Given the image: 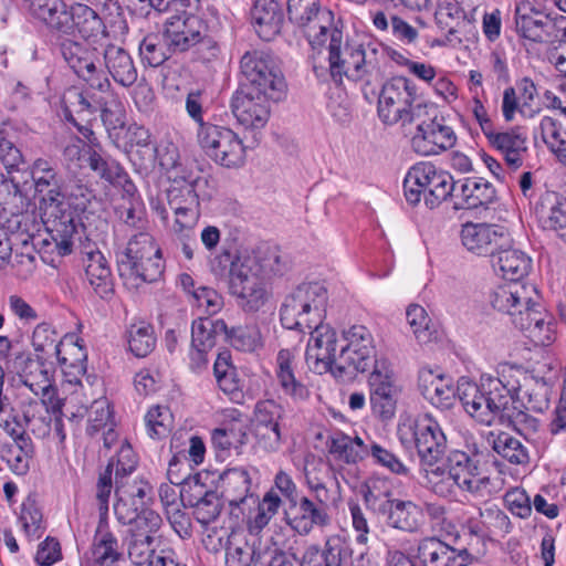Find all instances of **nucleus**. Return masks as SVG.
<instances>
[{
  "mask_svg": "<svg viewBox=\"0 0 566 566\" xmlns=\"http://www.w3.org/2000/svg\"><path fill=\"white\" fill-rule=\"evenodd\" d=\"M240 70L248 83V91L270 96L279 102L286 94V82L274 55L264 50L245 52L240 60Z\"/></svg>",
  "mask_w": 566,
  "mask_h": 566,
  "instance_id": "6",
  "label": "nucleus"
},
{
  "mask_svg": "<svg viewBox=\"0 0 566 566\" xmlns=\"http://www.w3.org/2000/svg\"><path fill=\"white\" fill-rule=\"evenodd\" d=\"M119 545L116 536L103 527V523L99 522L94 544H93V557L95 562L99 564L113 565L120 557Z\"/></svg>",
  "mask_w": 566,
  "mask_h": 566,
  "instance_id": "54",
  "label": "nucleus"
},
{
  "mask_svg": "<svg viewBox=\"0 0 566 566\" xmlns=\"http://www.w3.org/2000/svg\"><path fill=\"white\" fill-rule=\"evenodd\" d=\"M297 28L318 55L324 53V49L332 42V39L335 38V33L342 32L335 25L333 12L326 8L316 11L315 14L311 15L308 20L304 21Z\"/></svg>",
  "mask_w": 566,
  "mask_h": 566,
  "instance_id": "30",
  "label": "nucleus"
},
{
  "mask_svg": "<svg viewBox=\"0 0 566 566\" xmlns=\"http://www.w3.org/2000/svg\"><path fill=\"white\" fill-rule=\"evenodd\" d=\"M497 386L492 375L484 374L475 384L467 377L458 380L457 394L465 411L479 422L491 424L496 417H502L507 407L503 396L497 394Z\"/></svg>",
  "mask_w": 566,
  "mask_h": 566,
  "instance_id": "7",
  "label": "nucleus"
},
{
  "mask_svg": "<svg viewBox=\"0 0 566 566\" xmlns=\"http://www.w3.org/2000/svg\"><path fill=\"white\" fill-rule=\"evenodd\" d=\"M295 355L290 349H281L276 356V380L285 395L294 399H305L307 388L296 379L294 374Z\"/></svg>",
  "mask_w": 566,
  "mask_h": 566,
  "instance_id": "42",
  "label": "nucleus"
},
{
  "mask_svg": "<svg viewBox=\"0 0 566 566\" xmlns=\"http://www.w3.org/2000/svg\"><path fill=\"white\" fill-rule=\"evenodd\" d=\"M462 245L478 255L491 258L500 249L509 243V235L503 228L488 223L467 222L460 231Z\"/></svg>",
  "mask_w": 566,
  "mask_h": 566,
  "instance_id": "22",
  "label": "nucleus"
},
{
  "mask_svg": "<svg viewBox=\"0 0 566 566\" xmlns=\"http://www.w3.org/2000/svg\"><path fill=\"white\" fill-rule=\"evenodd\" d=\"M21 379L35 396L41 398L44 405L52 408L57 406L55 388L52 384L49 370L43 363L33 359L27 360L21 374Z\"/></svg>",
  "mask_w": 566,
  "mask_h": 566,
  "instance_id": "34",
  "label": "nucleus"
},
{
  "mask_svg": "<svg viewBox=\"0 0 566 566\" xmlns=\"http://www.w3.org/2000/svg\"><path fill=\"white\" fill-rule=\"evenodd\" d=\"M350 553L344 538L331 535L325 539L324 547L310 545L303 556L301 566H342Z\"/></svg>",
  "mask_w": 566,
  "mask_h": 566,
  "instance_id": "31",
  "label": "nucleus"
},
{
  "mask_svg": "<svg viewBox=\"0 0 566 566\" xmlns=\"http://www.w3.org/2000/svg\"><path fill=\"white\" fill-rule=\"evenodd\" d=\"M541 137L549 150L563 163L566 160V133L556 119L545 116L538 126Z\"/></svg>",
  "mask_w": 566,
  "mask_h": 566,
  "instance_id": "55",
  "label": "nucleus"
},
{
  "mask_svg": "<svg viewBox=\"0 0 566 566\" xmlns=\"http://www.w3.org/2000/svg\"><path fill=\"white\" fill-rule=\"evenodd\" d=\"M283 408L274 400L259 401L254 408V430L281 427Z\"/></svg>",
  "mask_w": 566,
  "mask_h": 566,
  "instance_id": "63",
  "label": "nucleus"
},
{
  "mask_svg": "<svg viewBox=\"0 0 566 566\" xmlns=\"http://www.w3.org/2000/svg\"><path fill=\"white\" fill-rule=\"evenodd\" d=\"M64 14L66 20L63 19V25L57 27L55 34L75 36L80 34L82 38L88 39L96 36L103 28L102 19L96 11L90 6L75 2L70 8H65Z\"/></svg>",
  "mask_w": 566,
  "mask_h": 566,
  "instance_id": "24",
  "label": "nucleus"
},
{
  "mask_svg": "<svg viewBox=\"0 0 566 566\" xmlns=\"http://www.w3.org/2000/svg\"><path fill=\"white\" fill-rule=\"evenodd\" d=\"M345 345L338 354V373L346 370L364 373L376 357L375 340L371 332L364 325H353L343 331Z\"/></svg>",
  "mask_w": 566,
  "mask_h": 566,
  "instance_id": "14",
  "label": "nucleus"
},
{
  "mask_svg": "<svg viewBox=\"0 0 566 566\" xmlns=\"http://www.w3.org/2000/svg\"><path fill=\"white\" fill-rule=\"evenodd\" d=\"M213 375L218 387L232 400L240 403L243 401V386L238 377L235 367L231 364V355L229 352L218 354L213 364Z\"/></svg>",
  "mask_w": 566,
  "mask_h": 566,
  "instance_id": "40",
  "label": "nucleus"
},
{
  "mask_svg": "<svg viewBox=\"0 0 566 566\" xmlns=\"http://www.w3.org/2000/svg\"><path fill=\"white\" fill-rule=\"evenodd\" d=\"M495 271L510 282L520 283L532 269V260L517 249L500 248L491 258Z\"/></svg>",
  "mask_w": 566,
  "mask_h": 566,
  "instance_id": "35",
  "label": "nucleus"
},
{
  "mask_svg": "<svg viewBox=\"0 0 566 566\" xmlns=\"http://www.w3.org/2000/svg\"><path fill=\"white\" fill-rule=\"evenodd\" d=\"M226 334H228V327L224 321L200 317L192 322L191 344L212 350L218 336Z\"/></svg>",
  "mask_w": 566,
  "mask_h": 566,
  "instance_id": "52",
  "label": "nucleus"
},
{
  "mask_svg": "<svg viewBox=\"0 0 566 566\" xmlns=\"http://www.w3.org/2000/svg\"><path fill=\"white\" fill-rule=\"evenodd\" d=\"M280 272V256L269 247L244 250L231 264V293L244 311L256 312L269 298L266 280Z\"/></svg>",
  "mask_w": 566,
  "mask_h": 566,
  "instance_id": "2",
  "label": "nucleus"
},
{
  "mask_svg": "<svg viewBox=\"0 0 566 566\" xmlns=\"http://www.w3.org/2000/svg\"><path fill=\"white\" fill-rule=\"evenodd\" d=\"M489 143L504 155L506 164L513 169L522 166V155L526 151V137L517 129L496 133L486 136Z\"/></svg>",
  "mask_w": 566,
  "mask_h": 566,
  "instance_id": "41",
  "label": "nucleus"
},
{
  "mask_svg": "<svg viewBox=\"0 0 566 566\" xmlns=\"http://www.w3.org/2000/svg\"><path fill=\"white\" fill-rule=\"evenodd\" d=\"M411 126L416 133L411 137L412 149L421 156L438 155L454 146L457 136L453 129L436 116V109L426 105Z\"/></svg>",
  "mask_w": 566,
  "mask_h": 566,
  "instance_id": "11",
  "label": "nucleus"
},
{
  "mask_svg": "<svg viewBox=\"0 0 566 566\" xmlns=\"http://www.w3.org/2000/svg\"><path fill=\"white\" fill-rule=\"evenodd\" d=\"M128 525L126 537L156 538V534L163 525L161 516L154 510H143L136 513L129 522H119Z\"/></svg>",
  "mask_w": 566,
  "mask_h": 566,
  "instance_id": "53",
  "label": "nucleus"
},
{
  "mask_svg": "<svg viewBox=\"0 0 566 566\" xmlns=\"http://www.w3.org/2000/svg\"><path fill=\"white\" fill-rule=\"evenodd\" d=\"M428 465L424 469L427 488L440 497H449L457 493L455 474L450 467L449 457L442 465Z\"/></svg>",
  "mask_w": 566,
  "mask_h": 566,
  "instance_id": "48",
  "label": "nucleus"
},
{
  "mask_svg": "<svg viewBox=\"0 0 566 566\" xmlns=\"http://www.w3.org/2000/svg\"><path fill=\"white\" fill-rule=\"evenodd\" d=\"M461 207L476 209L491 205L496 197L493 185L482 178H468L461 185Z\"/></svg>",
  "mask_w": 566,
  "mask_h": 566,
  "instance_id": "46",
  "label": "nucleus"
},
{
  "mask_svg": "<svg viewBox=\"0 0 566 566\" xmlns=\"http://www.w3.org/2000/svg\"><path fill=\"white\" fill-rule=\"evenodd\" d=\"M282 499L274 489L269 490L258 503L256 513L250 521L252 530L261 531L277 514Z\"/></svg>",
  "mask_w": 566,
  "mask_h": 566,
  "instance_id": "59",
  "label": "nucleus"
},
{
  "mask_svg": "<svg viewBox=\"0 0 566 566\" xmlns=\"http://www.w3.org/2000/svg\"><path fill=\"white\" fill-rule=\"evenodd\" d=\"M258 556L243 532L232 531L226 542V566H251Z\"/></svg>",
  "mask_w": 566,
  "mask_h": 566,
  "instance_id": "51",
  "label": "nucleus"
},
{
  "mask_svg": "<svg viewBox=\"0 0 566 566\" xmlns=\"http://www.w3.org/2000/svg\"><path fill=\"white\" fill-rule=\"evenodd\" d=\"M84 268L90 285L101 297H107L113 292V281L109 264L104 254L95 249L84 250Z\"/></svg>",
  "mask_w": 566,
  "mask_h": 566,
  "instance_id": "32",
  "label": "nucleus"
},
{
  "mask_svg": "<svg viewBox=\"0 0 566 566\" xmlns=\"http://www.w3.org/2000/svg\"><path fill=\"white\" fill-rule=\"evenodd\" d=\"M367 457H371L376 464L391 473L398 475H407L409 473L407 465L395 453L370 439H368Z\"/></svg>",
  "mask_w": 566,
  "mask_h": 566,
  "instance_id": "61",
  "label": "nucleus"
},
{
  "mask_svg": "<svg viewBox=\"0 0 566 566\" xmlns=\"http://www.w3.org/2000/svg\"><path fill=\"white\" fill-rule=\"evenodd\" d=\"M427 104L417 102L415 88L405 77H395L384 84L379 96L377 113L385 125L411 127Z\"/></svg>",
  "mask_w": 566,
  "mask_h": 566,
  "instance_id": "4",
  "label": "nucleus"
},
{
  "mask_svg": "<svg viewBox=\"0 0 566 566\" xmlns=\"http://www.w3.org/2000/svg\"><path fill=\"white\" fill-rule=\"evenodd\" d=\"M417 553L424 566H468L470 563L465 549H455L434 536L422 538Z\"/></svg>",
  "mask_w": 566,
  "mask_h": 566,
  "instance_id": "28",
  "label": "nucleus"
},
{
  "mask_svg": "<svg viewBox=\"0 0 566 566\" xmlns=\"http://www.w3.org/2000/svg\"><path fill=\"white\" fill-rule=\"evenodd\" d=\"M400 441L415 443L421 461L431 465L440 460L447 448V438L439 422L426 413L407 418L398 427Z\"/></svg>",
  "mask_w": 566,
  "mask_h": 566,
  "instance_id": "10",
  "label": "nucleus"
},
{
  "mask_svg": "<svg viewBox=\"0 0 566 566\" xmlns=\"http://www.w3.org/2000/svg\"><path fill=\"white\" fill-rule=\"evenodd\" d=\"M552 21L547 14L534 8L530 2L518 3L515 8V30L521 39L530 43H543L549 36Z\"/></svg>",
  "mask_w": 566,
  "mask_h": 566,
  "instance_id": "26",
  "label": "nucleus"
},
{
  "mask_svg": "<svg viewBox=\"0 0 566 566\" xmlns=\"http://www.w3.org/2000/svg\"><path fill=\"white\" fill-rule=\"evenodd\" d=\"M489 298L492 307L510 315L515 325L517 317L523 316L536 302L537 293L532 285L509 282L493 289Z\"/></svg>",
  "mask_w": 566,
  "mask_h": 566,
  "instance_id": "21",
  "label": "nucleus"
},
{
  "mask_svg": "<svg viewBox=\"0 0 566 566\" xmlns=\"http://www.w3.org/2000/svg\"><path fill=\"white\" fill-rule=\"evenodd\" d=\"M153 488L140 478L124 480L122 476L115 488L116 501L114 503V513L118 522H129L135 516V512L148 510L146 505L151 499Z\"/></svg>",
  "mask_w": 566,
  "mask_h": 566,
  "instance_id": "20",
  "label": "nucleus"
},
{
  "mask_svg": "<svg viewBox=\"0 0 566 566\" xmlns=\"http://www.w3.org/2000/svg\"><path fill=\"white\" fill-rule=\"evenodd\" d=\"M61 53L74 73L92 88L101 92L108 90L111 83L105 72L97 67L95 50L85 48L76 41L66 40L61 44Z\"/></svg>",
  "mask_w": 566,
  "mask_h": 566,
  "instance_id": "19",
  "label": "nucleus"
},
{
  "mask_svg": "<svg viewBox=\"0 0 566 566\" xmlns=\"http://www.w3.org/2000/svg\"><path fill=\"white\" fill-rule=\"evenodd\" d=\"M371 21L378 31L386 32L390 28L392 35L402 44L411 45L418 41V30L399 15L388 19L384 11L378 10L371 13Z\"/></svg>",
  "mask_w": 566,
  "mask_h": 566,
  "instance_id": "50",
  "label": "nucleus"
},
{
  "mask_svg": "<svg viewBox=\"0 0 566 566\" xmlns=\"http://www.w3.org/2000/svg\"><path fill=\"white\" fill-rule=\"evenodd\" d=\"M186 208L180 207V203L172 199V211L175 213L174 231L176 233H184L186 238L192 233L195 226L199 219V200L189 197L186 202Z\"/></svg>",
  "mask_w": 566,
  "mask_h": 566,
  "instance_id": "56",
  "label": "nucleus"
},
{
  "mask_svg": "<svg viewBox=\"0 0 566 566\" xmlns=\"http://www.w3.org/2000/svg\"><path fill=\"white\" fill-rule=\"evenodd\" d=\"M286 523L298 535L306 536L315 527H325L331 522L329 513L312 503L310 496L303 495L290 504Z\"/></svg>",
  "mask_w": 566,
  "mask_h": 566,
  "instance_id": "25",
  "label": "nucleus"
},
{
  "mask_svg": "<svg viewBox=\"0 0 566 566\" xmlns=\"http://www.w3.org/2000/svg\"><path fill=\"white\" fill-rule=\"evenodd\" d=\"M251 17L254 29L262 40L270 41L280 33L283 11L276 0H256Z\"/></svg>",
  "mask_w": 566,
  "mask_h": 566,
  "instance_id": "33",
  "label": "nucleus"
},
{
  "mask_svg": "<svg viewBox=\"0 0 566 566\" xmlns=\"http://www.w3.org/2000/svg\"><path fill=\"white\" fill-rule=\"evenodd\" d=\"M530 377V373L520 364L503 361L497 365L496 376H492V380L497 384L494 387L503 396L506 407L521 392Z\"/></svg>",
  "mask_w": 566,
  "mask_h": 566,
  "instance_id": "38",
  "label": "nucleus"
},
{
  "mask_svg": "<svg viewBox=\"0 0 566 566\" xmlns=\"http://www.w3.org/2000/svg\"><path fill=\"white\" fill-rule=\"evenodd\" d=\"M454 189L451 175L430 163L412 166L403 180L407 201L417 205L423 197L424 205L433 209L448 199Z\"/></svg>",
  "mask_w": 566,
  "mask_h": 566,
  "instance_id": "5",
  "label": "nucleus"
},
{
  "mask_svg": "<svg viewBox=\"0 0 566 566\" xmlns=\"http://www.w3.org/2000/svg\"><path fill=\"white\" fill-rule=\"evenodd\" d=\"M147 432L150 438L161 439L169 434L174 417L169 408L155 406L145 416Z\"/></svg>",
  "mask_w": 566,
  "mask_h": 566,
  "instance_id": "60",
  "label": "nucleus"
},
{
  "mask_svg": "<svg viewBox=\"0 0 566 566\" xmlns=\"http://www.w3.org/2000/svg\"><path fill=\"white\" fill-rule=\"evenodd\" d=\"M193 10L181 8L165 22L164 36L172 51L185 52L203 39L206 25Z\"/></svg>",
  "mask_w": 566,
  "mask_h": 566,
  "instance_id": "18",
  "label": "nucleus"
},
{
  "mask_svg": "<svg viewBox=\"0 0 566 566\" xmlns=\"http://www.w3.org/2000/svg\"><path fill=\"white\" fill-rule=\"evenodd\" d=\"M515 326L535 345L547 346L555 340L554 318L537 301L523 316L517 317Z\"/></svg>",
  "mask_w": 566,
  "mask_h": 566,
  "instance_id": "27",
  "label": "nucleus"
},
{
  "mask_svg": "<svg viewBox=\"0 0 566 566\" xmlns=\"http://www.w3.org/2000/svg\"><path fill=\"white\" fill-rule=\"evenodd\" d=\"M248 135L241 138L232 129L219 125L197 129V142L201 149L213 161L228 168L244 164L247 150L254 148L248 145Z\"/></svg>",
  "mask_w": 566,
  "mask_h": 566,
  "instance_id": "9",
  "label": "nucleus"
},
{
  "mask_svg": "<svg viewBox=\"0 0 566 566\" xmlns=\"http://www.w3.org/2000/svg\"><path fill=\"white\" fill-rule=\"evenodd\" d=\"M88 166L109 184H120L126 178L123 167L117 161L105 159L96 151L90 154Z\"/></svg>",
  "mask_w": 566,
  "mask_h": 566,
  "instance_id": "64",
  "label": "nucleus"
},
{
  "mask_svg": "<svg viewBox=\"0 0 566 566\" xmlns=\"http://www.w3.org/2000/svg\"><path fill=\"white\" fill-rule=\"evenodd\" d=\"M418 386L422 396L433 406L441 409L450 408L454 400V389L451 378L431 369H421L418 377Z\"/></svg>",
  "mask_w": 566,
  "mask_h": 566,
  "instance_id": "29",
  "label": "nucleus"
},
{
  "mask_svg": "<svg viewBox=\"0 0 566 566\" xmlns=\"http://www.w3.org/2000/svg\"><path fill=\"white\" fill-rule=\"evenodd\" d=\"M34 447L30 437L6 441L0 444V459L18 475H24L30 470Z\"/></svg>",
  "mask_w": 566,
  "mask_h": 566,
  "instance_id": "39",
  "label": "nucleus"
},
{
  "mask_svg": "<svg viewBox=\"0 0 566 566\" xmlns=\"http://www.w3.org/2000/svg\"><path fill=\"white\" fill-rule=\"evenodd\" d=\"M32 346L35 352L42 353L45 359L55 357L60 366L76 374L84 371L86 358L82 347L75 343H65L59 339V334L48 323L38 324L32 333Z\"/></svg>",
  "mask_w": 566,
  "mask_h": 566,
  "instance_id": "13",
  "label": "nucleus"
},
{
  "mask_svg": "<svg viewBox=\"0 0 566 566\" xmlns=\"http://www.w3.org/2000/svg\"><path fill=\"white\" fill-rule=\"evenodd\" d=\"M368 440L358 436H349L342 431L335 432L328 441V451L335 459L354 464L367 458Z\"/></svg>",
  "mask_w": 566,
  "mask_h": 566,
  "instance_id": "43",
  "label": "nucleus"
},
{
  "mask_svg": "<svg viewBox=\"0 0 566 566\" xmlns=\"http://www.w3.org/2000/svg\"><path fill=\"white\" fill-rule=\"evenodd\" d=\"M221 496L231 506H240L248 499H253L251 493V476L245 468H232L220 475Z\"/></svg>",
  "mask_w": 566,
  "mask_h": 566,
  "instance_id": "37",
  "label": "nucleus"
},
{
  "mask_svg": "<svg viewBox=\"0 0 566 566\" xmlns=\"http://www.w3.org/2000/svg\"><path fill=\"white\" fill-rule=\"evenodd\" d=\"M29 13L40 22L44 23L51 32L55 33L56 28L63 25L66 20L64 10L66 4L62 0H23Z\"/></svg>",
  "mask_w": 566,
  "mask_h": 566,
  "instance_id": "49",
  "label": "nucleus"
},
{
  "mask_svg": "<svg viewBox=\"0 0 566 566\" xmlns=\"http://www.w3.org/2000/svg\"><path fill=\"white\" fill-rule=\"evenodd\" d=\"M338 334L327 324L315 325L307 343L305 360L311 370L316 374L338 371Z\"/></svg>",
  "mask_w": 566,
  "mask_h": 566,
  "instance_id": "16",
  "label": "nucleus"
},
{
  "mask_svg": "<svg viewBox=\"0 0 566 566\" xmlns=\"http://www.w3.org/2000/svg\"><path fill=\"white\" fill-rule=\"evenodd\" d=\"M328 300L327 289L319 282L300 284L286 295L280 311L281 323L287 329H311L322 318Z\"/></svg>",
  "mask_w": 566,
  "mask_h": 566,
  "instance_id": "3",
  "label": "nucleus"
},
{
  "mask_svg": "<svg viewBox=\"0 0 566 566\" xmlns=\"http://www.w3.org/2000/svg\"><path fill=\"white\" fill-rule=\"evenodd\" d=\"M369 400L375 413L382 419L394 417L401 388L392 365L387 359L375 360L368 377Z\"/></svg>",
  "mask_w": 566,
  "mask_h": 566,
  "instance_id": "15",
  "label": "nucleus"
},
{
  "mask_svg": "<svg viewBox=\"0 0 566 566\" xmlns=\"http://www.w3.org/2000/svg\"><path fill=\"white\" fill-rule=\"evenodd\" d=\"M406 317L417 342L419 344L430 343L433 332L426 310L418 304H412L407 308Z\"/></svg>",
  "mask_w": 566,
  "mask_h": 566,
  "instance_id": "62",
  "label": "nucleus"
},
{
  "mask_svg": "<svg viewBox=\"0 0 566 566\" xmlns=\"http://www.w3.org/2000/svg\"><path fill=\"white\" fill-rule=\"evenodd\" d=\"M154 328L145 323L133 324L128 331V346L137 357L147 356L155 347Z\"/></svg>",
  "mask_w": 566,
  "mask_h": 566,
  "instance_id": "58",
  "label": "nucleus"
},
{
  "mask_svg": "<svg viewBox=\"0 0 566 566\" xmlns=\"http://www.w3.org/2000/svg\"><path fill=\"white\" fill-rule=\"evenodd\" d=\"M119 273L140 282H155L164 271L160 249L149 233L134 235L119 259Z\"/></svg>",
  "mask_w": 566,
  "mask_h": 566,
  "instance_id": "8",
  "label": "nucleus"
},
{
  "mask_svg": "<svg viewBox=\"0 0 566 566\" xmlns=\"http://www.w3.org/2000/svg\"><path fill=\"white\" fill-rule=\"evenodd\" d=\"M247 431L242 424L231 423L212 432V446L220 451L238 450L245 444Z\"/></svg>",
  "mask_w": 566,
  "mask_h": 566,
  "instance_id": "57",
  "label": "nucleus"
},
{
  "mask_svg": "<svg viewBox=\"0 0 566 566\" xmlns=\"http://www.w3.org/2000/svg\"><path fill=\"white\" fill-rule=\"evenodd\" d=\"M450 467H452L458 489L474 499H484L495 491V484L481 468L478 459L467 452L453 450L449 453Z\"/></svg>",
  "mask_w": 566,
  "mask_h": 566,
  "instance_id": "17",
  "label": "nucleus"
},
{
  "mask_svg": "<svg viewBox=\"0 0 566 566\" xmlns=\"http://www.w3.org/2000/svg\"><path fill=\"white\" fill-rule=\"evenodd\" d=\"M553 386V376L544 377V380L531 376L515 399L520 400L530 410L543 412L549 407Z\"/></svg>",
  "mask_w": 566,
  "mask_h": 566,
  "instance_id": "45",
  "label": "nucleus"
},
{
  "mask_svg": "<svg viewBox=\"0 0 566 566\" xmlns=\"http://www.w3.org/2000/svg\"><path fill=\"white\" fill-rule=\"evenodd\" d=\"M270 96L252 91L242 90L232 98L231 108L238 123L248 135V145L256 147L261 139V132L268 124L271 115Z\"/></svg>",
  "mask_w": 566,
  "mask_h": 566,
  "instance_id": "12",
  "label": "nucleus"
},
{
  "mask_svg": "<svg viewBox=\"0 0 566 566\" xmlns=\"http://www.w3.org/2000/svg\"><path fill=\"white\" fill-rule=\"evenodd\" d=\"M359 44H350L344 40L343 32H336L335 38L324 49L325 60L328 62V70L335 80L343 76L350 77L352 61L358 52Z\"/></svg>",
  "mask_w": 566,
  "mask_h": 566,
  "instance_id": "36",
  "label": "nucleus"
},
{
  "mask_svg": "<svg viewBox=\"0 0 566 566\" xmlns=\"http://www.w3.org/2000/svg\"><path fill=\"white\" fill-rule=\"evenodd\" d=\"M488 442L494 452L512 464L523 465L530 461L527 448L507 432H491Z\"/></svg>",
  "mask_w": 566,
  "mask_h": 566,
  "instance_id": "47",
  "label": "nucleus"
},
{
  "mask_svg": "<svg viewBox=\"0 0 566 566\" xmlns=\"http://www.w3.org/2000/svg\"><path fill=\"white\" fill-rule=\"evenodd\" d=\"M388 526L406 532H419L424 525L423 509L411 500L387 499L380 506Z\"/></svg>",
  "mask_w": 566,
  "mask_h": 566,
  "instance_id": "23",
  "label": "nucleus"
},
{
  "mask_svg": "<svg viewBox=\"0 0 566 566\" xmlns=\"http://www.w3.org/2000/svg\"><path fill=\"white\" fill-rule=\"evenodd\" d=\"M105 65L114 81L130 86L137 80V70L130 55L122 48L108 45L104 51Z\"/></svg>",
  "mask_w": 566,
  "mask_h": 566,
  "instance_id": "44",
  "label": "nucleus"
},
{
  "mask_svg": "<svg viewBox=\"0 0 566 566\" xmlns=\"http://www.w3.org/2000/svg\"><path fill=\"white\" fill-rule=\"evenodd\" d=\"M30 175L41 219L54 244L53 251L61 256L67 255L73 250L77 209L63 192L62 178L51 161L35 159L30 166Z\"/></svg>",
  "mask_w": 566,
  "mask_h": 566,
  "instance_id": "1",
  "label": "nucleus"
}]
</instances>
